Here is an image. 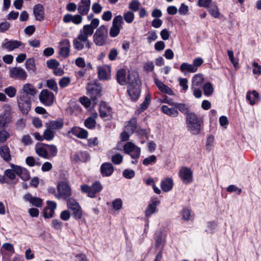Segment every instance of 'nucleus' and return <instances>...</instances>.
<instances>
[{
	"label": "nucleus",
	"instance_id": "obj_1",
	"mask_svg": "<svg viewBox=\"0 0 261 261\" xmlns=\"http://www.w3.org/2000/svg\"><path fill=\"white\" fill-rule=\"evenodd\" d=\"M37 90L31 84L28 83L23 85L19 91L17 96V101L19 110L23 114H28L31 108L30 96H34Z\"/></svg>",
	"mask_w": 261,
	"mask_h": 261
},
{
	"label": "nucleus",
	"instance_id": "obj_2",
	"mask_svg": "<svg viewBox=\"0 0 261 261\" xmlns=\"http://www.w3.org/2000/svg\"><path fill=\"white\" fill-rule=\"evenodd\" d=\"M127 93L132 101H137L141 93V81L136 72L129 73L127 76Z\"/></svg>",
	"mask_w": 261,
	"mask_h": 261
},
{
	"label": "nucleus",
	"instance_id": "obj_3",
	"mask_svg": "<svg viewBox=\"0 0 261 261\" xmlns=\"http://www.w3.org/2000/svg\"><path fill=\"white\" fill-rule=\"evenodd\" d=\"M99 20L98 18L92 19L90 24L84 25L79 32V39L85 43V48L89 49L92 43L89 41L88 38L92 35L94 30L98 26Z\"/></svg>",
	"mask_w": 261,
	"mask_h": 261
},
{
	"label": "nucleus",
	"instance_id": "obj_4",
	"mask_svg": "<svg viewBox=\"0 0 261 261\" xmlns=\"http://www.w3.org/2000/svg\"><path fill=\"white\" fill-rule=\"evenodd\" d=\"M186 122L187 130L192 134L196 135L200 133L202 122L194 113L187 115Z\"/></svg>",
	"mask_w": 261,
	"mask_h": 261
},
{
	"label": "nucleus",
	"instance_id": "obj_5",
	"mask_svg": "<svg viewBox=\"0 0 261 261\" xmlns=\"http://www.w3.org/2000/svg\"><path fill=\"white\" fill-rule=\"evenodd\" d=\"M123 151L133 159L131 163L137 164L141 155V148L132 142L126 143L123 146Z\"/></svg>",
	"mask_w": 261,
	"mask_h": 261
},
{
	"label": "nucleus",
	"instance_id": "obj_6",
	"mask_svg": "<svg viewBox=\"0 0 261 261\" xmlns=\"http://www.w3.org/2000/svg\"><path fill=\"white\" fill-rule=\"evenodd\" d=\"M108 38V30L105 25L100 26L93 35L94 42L98 46L103 45Z\"/></svg>",
	"mask_w": 261,
	"mask_h": 261
},
{
	"label": "nucleus",
	"instance_id": "obj_7",
	"mask_svg": "<svg viewBox=\"0 0 261 261\" xmlns=\"http://www.w3.org/2000/svg\"><path fill=\"white\" fill-rule=\"evenodd\" d=\"M81 190L83 193H87L89 197L94 198L102 190V186L100 182H95L91 186L87 185H81Z\"/></svg>",
	"mask_w": 261,
	"mask_h": 261
},
{
	"label": "nucleus",
	"instance_id": "obj_8",
	"mask_svg": "<svg viewBox=\"0 0 261 261\" xmlns=\"http://www.w3.org/2000/svg\"><path fill=\"white\" fill-rule=\"evenodd\" d=\"M58 195L56 197L58 198L67 199L71 195V190L68 184L65 181L59 182L57 186Z\"/></svg>",
	"mask_w": 261,
	"mask_h": 261
},
{
	"label": "nucleus",
	"instance_id": "obj_9",
	"mask_svg": "<svg viewBox=\"0 0 261 261\" xmlns=\"http://www.w3.org/2000/svg\"><path fill=\"white\" fill-rule=\"evenodd\" d=\"M59 54L63 58H67L70 53V43L68 39H64L59 42Z\"/></svg>",
	"mask_w": 261,
	"mask_h": 261
},
{
	"label": "nucleus",
	"instance_id": "obj_10",
	"mask_svg": "<svg viewBox=\"0 0 261 261\" xmlns=\"http://www.w3.org/2000/svg\"><path fill=\"white\" fill-rule=\"evenodd\" d=\"M9 75L12 78L20 80H25L27 77V72L20 67L11 68L9 70Z\"/></svg>",
	"mask_w": 261,
	"mask_h": 261
},
{
	"label": "nucleus",
	"instance_id": "obj_11",
	"mask_svg": "<svg viewBox=\"0 0 261 261\" xmlns=\"http://www.w3.org/2000/svg\"><path fill=\"white\" fill-rule=\"evenodd\" d=\"M87 89L88 94L94 101L97 97L100 96L101 91V87L99 85L92 83L88 84Z\"/></svg>",
	"mask_w": 261,
	"mask_h": 261
},
{
	"label": "nucleus",
	"instance_id": "obj_12",
	"mask_svg": "<svg viewBox=\"0 0 261 261\" xmlns=\"http://www.w3.org/2000/svg\"><path fill=\"white\" fill-rule=\"evenodd\" d=\"M179 175L185 184H190L193 181V172L188 167L181 168L179 170Z\"/></svg>",
	"mask_w": 261,
	"mask_h": 261
},
{
	"label": "nucleus",
	"instance_id": "obj_13",
	"mask_svg": "<svg viewBox=\"0 0 261 261\" xmlns=\"http://www.w3.org/2000/svg\"><path fill=\"white\" fill-rule=\"evenodd\" d=\"M10 166L11 168H14L15 173L19 176L22 180L27 181L30 178V172L27 169L13 164H11Z\"/></svg>",
	"mask_w": 261,
	"mask_h": 261
},
{
	"label": "nucleus",
	"instance_id": "obj_14",
	"mask_svg": "<svg viewBox=\"0 0 261 261\" xmlns=\"http://www.w3.org/2000/svg\"><path fill=\"white\" fill-rule=\"evenodd\" d=\"M22 44L21 41L16 40H9L6 38L2 43V47L6 49L9 51H12L15 49L19 48Z\"/></svg>",
	"mask_w": 261,
	"mask_h": 261
},
{
	"label": "nucleus",
	"instance_id": "obj_15",
	"mask_svg": "<svg viewBox=\"0 0 261 261\" xmlns=\"http://www.w3.org/2000/svg\"><path fill=\"white\" fill-rule=\"evenodd\" d=\"M91 6V0H81L77 5V11L81 15L88 14Z\"/></svg>",
	"mask_w": 261,
	"mask_h": 261
},
{
	"label": "nucleus",
	"instance_id": "obj_16",
	"mask_svg": "<svg viewBox=\"0 0 261 261\" xmlns=\"http://www.w3.org/2000/svg\"><path fill=\"white\" fill-rule=\"evenodd\" d=\"M23 200L29 202L32 205L40 207L43 204V200L41 198L33 197L30 193H28L23 196Z\"/></svg>",
	"mask_w": 261,
	"mask_h": 261
},
{
	"label": "nucleus",
	"instance_id": "obj_17",
	"mask_svg": "<svg viewBox=\"0 0 261 261\" xmlns=\"http://www.w3.org/2000/svg\"><path fill=\"white\" fill-rule=\"evenodd\" d=\"M63 125V121L61 119L50 121V140L54 137L56 131L61 129Z\"/></svg>",
	"mask_w": 261,
	"mask_h": 261
},
{
	"label": "nucleus",
	"instance_id": "obj_18",
	"mask_svg": "<svg viewBox=\"0 0 261 261\" xmlns=\"http://www.w3.org/2000/svg\"><path fill=\"white\" fill-rule=\"evenodd\" d=\"M154 81L155 85L160 91L169 95H173L174 94L171 89L165 85L162 81L156 78H154Z\"/></svg>",
	"mask_w": 261,
	"mask_h": 261
},
{
	"label": "nucleus",
	"instance_id": "obj_19",
	"mask_svg": "<svg viewBox=\"0 0 261 261\" xmlns=\"http://www.w3.org/2000/svg\"><path fill=\"white\" fill-rule=\"evenodd\" d=\"M99 115L101 118L111 117L112 116L111 108L105 102H102L99 106Z\"/></svg>",
	"mask_w": 261,
	"mask_h": 261
},
{
	"label": "nucleus",
	"instance_id": "obj_20",
	"mask_svg": "<svg viewBox=\"0 0 261 261\" xmlns=\"http://www.w3.org/2000/svg\"><path fill=\"white\" fill-rule=\"evenodd\" d=\"M11 113L6 111L0 114V128H5L11 121Z\"/></svg>",
	"mask_w": 261,
	"mask_h": 261
},
{
	"label": "nucleus",
	"instance_id": "obj_21",
	"mask_svg": "<svg viewBox=\"0 0 261 261\" xmlns=\"http://www.w3.org/2000/svg\"><path fill=\"white\" fill-rule=\"evenodd\" d=\"M33 13L35 19L38 21H42L44 18V8L42 5L37 4L33 8Z\"/></svg>",
	"mask_w": 261,
	"mask_h": 261
},
{
	"label": "nucleus",
	"instance_id": "obj_22",
	"mask_svg": "<svg viewBox=\"0 0 261 261\" xmlns=\"http://www.w3.org/2000/svg\"><path fill=\"white\" fill-rule=\"evenodd\" d=\"M0 155L3 160L7 163L11 161L10 150L8 145H4L0 147Z\"/></svg>",
	"mask_w": 261,
	"mask_h": 261
},
{
	"label": "nucleus",
	"instance_id": "obj_23",
	"mask_svg": "<svg viewBox=\"0 0 261 261\" xmlns=\"http://www.w3.org/2000/svg\"><path fill=\"white\" fill-rule=\"evenodd\" d=\"M114 171V167L110 163H105L100 167V172L103 176H110Z\"/></svg>",
	"mask_w": 261,
	"mask_h": 261
},
{
	"label": "nucleus",
	"instance_id": "obj_24",
	"mask_svg": "<svg viewBox=\"0 0 261 261\" xmlns=\"http://www.w3.org/2000/svg\"><path fill=\"white\" fill-rule=\"evenodd\" d=\"M110 68L107 66H99L98 67V75L99 79L107 80L110 76Z\"/></svg>",
	"mask_w": 261,
	"mask_h": 261
},
{
	"label": "nucleus",
	"instance_id": "obj_25",
	"mask_svg": "<svg viewBox=\"0 0 261 261\" xmlns=\"http://www.w3.org/2000/svg\"><path fill=\"white\" fill-rule=\"evenodd\" d=\"M97 117V114L96 113H92L90 116L88 117L84 122L85 126L89 129H93L96 125V119Z\"/></svg>",
	"mask_w": 261,
	"mask_h": 261
},
{
	"label": "nucleus",
	"instance_id": "obj_26",
	"mask_svg": "<svg viewBox=\"0 0 261 261\" xmlns=\"http://www.w3.org/2000/svg\"><path fill=\"white\" fill-rule=\"evenodd\" d=\"M160 203V201L158 199L152 200L150 203L146 211L145 216L147 217H149L151 215L155 213L156 210V206Z\"/></svg>",
	"mask_w": 261,
	"mask_h": 261
},
{
	"label": "nucleus",
	"instance_id": "obj_27",
	"mask_svg": "<svg viewBox=\"0 0 261 261\" xmlns=\"http://www.w3.org/2000/svg\"><path fill=\"white\" fill-rule=\"evenodd\" d=\"M173 181L171 178H166L161 181V187L165 192L170 191L173 188Z\"/></svg>",
	"mask_w": 261,
	"mask_h": 261
},
{
	"label": "nucleus",
	"instance_id": "obj_28",
	"mask_svg": "<svg viewBox=\"0 0 261 261\" xmlns=\"http://www.w3.org/2000/svg\"><path fill=\"white\" fill-rule=\"evenodd\" d=\"M71 133L80 139H86L88 137V132L79 127H74L71 130Z\"/></svg>",
	"mask_w": 261,
	"mask_h": 261
},
{
	"label": "nucleus",
	"instance_id": "obj_29",
	"mask_svg": "<svg viewBox=\"0 0 261 261\" xmlns=\"http://www.w3.org/2000/svg\"><path fill=\"white\" fill-rule=\"evenodd\" d=\"M246 98L252 106L255 105L260 99L259 94L255 90L248 91L247 93Z\"/></svg>",
	"mask_w": 261,
	"mask_h": 261
},
{
	"label": "nucleus",
	"instance_id": "obj_30",
	"mask_svg": "<svg viewBox=\"0 0 261 261\" xmlns=\"http://www.w3.org/2000/svg\"><path fill=\"white\" fill-rule=\"evenodd\" d=\"M161 111L163 113L170 117H176L179 114L178 111L176 109L174 108H169L168 106L165 105L162 106Z\"/></svg>",
	"mask_w": 261,
	"mask_h": 261
},
{
	"label": "nucleus",
	"instance_id": "obj_31",
	"mask_svg": "<svg viewBox=\"0 0 261 261\" xmlns=\"http://www.w3.org/2000/svg\"><path fill=\"white\" fill-rule=\"evenodd\" d=\"M45 146H48L43 143H38L36 145V151L40 156L46 158H47L48 153L46 149L45 148Z\"/></svg>",
	"mask_w": 261,
	"mask_h": 261
},
{
	"label": "nucleus",
	"instance_id": "obj_32",
	"mask_svg": "<svg viewBox=\"0 0 261 261\" xmlns=\"http://www.w3.org/2000/svg\"><path fill=\"white\" fill-rule=\"evenodd\" d=\"M89 158L88 153L86 151H80L76 152L73 157L75 162H85Z\"/></svg>",
	"mask_w": 261,
	"mask_h": 261
},
{
	"label": "nucleus",
	"instance_id": "obj_33",
	"mask_svg": "<svg viewBox=\"0 0 261 261\" xmlns=\"http://www.w3.org/2000/svg\"><path fill=\"white\" fill-rule=\"evenodd\" d=\"M180 71L186 74V72L194 73L196 70L193 66V64H189L186 62L182 63L179 67Z\"/></svg>",
	"mask_w": 261,
	"mask_h": 261
},
{
	"label": "nucleus",
	"instance_id": "obj_34",
	"mask_svg": "<svg viewBox=\"0 0 261 261\" xmlns=\"http://www.w3.org/2000/svg\"><path fill=\"white\" fill-rule=\"evenodd\" d=\"M209 13L215 18H218L220 15L219 9L215 3H212L207 8Z\"/></svg>",
	"mask_w": 261,
	"mask_h": 261
},
{
	"label": "nucleus",
	"instance_id": "obj_35",
	"mask_svg": "<svg viewBox=\"0 0 261 261\" xmlns=\"http://www.w3.org/2000/svg\"><path fill=\"white\" fill-rule=\"evenodd\" d=\"M204 79L202 74H197L192 78V83L191 88L198 87L201 85L203 82Z\"/></svg>",
	"mask_w": 261,
	"mask_h": 261
},
{
	"label": "nucleus",
	"instance_id": "obj_36",
	"mask_svg": "<svg viewBox=\"0 0 261 261\" xmlns=\"http://www.w3.org/2000/svg\"><path fill=\"white\" fill-rule=\"evenodd\" d=\"M126 130L130 134H133L137 128V120L135 118H133L127 122L125 126Z\"/></svg>",
	"mask_w": 261,
	"mask_h": 261
},
{
	"label": "nucleus",
	"instance_id": "obj_37",
	"mask_svg": "<svg viewBox=\"0 0 261 261\" xmlns=\"http://www.w3.org/2000/svg\"><path fill=\"white\" fill-rule=\"evenodd\" d=\"M117 80L118 82L121 85L126 84V71L124 69H121L117 71Z\"/></svg>",
	"mask_w": 261,
	"mask_h": 261
},
{
	"label": "nucleus",
	"instance_id": "obj_38",
	"mask_svg": "<svg viewBox=\"0 0 261 261\" xmlns=\"http://www.w3.org/2000/svg\"><path fill=\"white\" fill-rule=\"evenodd\" d=\"M46 124L47 127L46 129L44 132V137L41 136L38 132H36L34 134V136L37 140L42 141L43 139H45L46 140H49V125H48L47 122L46 123Z\"/></svg>",
	"mask_w": 261,
	"mask_h": 261
},
{
	"label": "nucleus",
	"instance_id": "obj_39",
	"mask_svg": "<svg viewBox=\"0 0 261 261\" xmlns=\"http://www.w3.org/2000/svg\"><path fill=\"white\" fill-rule=\"evenodd\" d=\"M73 45L74 48L78 50H81L85 47V42L79 39V35L76 39L73 40Z\"/></svg>",
	"mask_w": 261,
	"mask_h": 261
},
{
	"label": "nucleus",
	"instance_id": "obj_40",
	"mask_svg": "<svg viewBox=\"0 0 261 261\" xmlns=\"http://www.w3.org/2000/svg\"><path fill=\"white\" fill-rule=\"evenodd\" d=\"M72 215L76 220H80L83 216V211L80 205L71 210Z\"/></svg>",
	"mask_w": 261,
	"mask_h": 261
},
{
	"label": "nucleus",
	"instance_id": "obj_41",
	"mask_svg": "<svg viewBox=\"0 0 261 261\" xmlns=\"http://www.w3.org/2000/svg\"><path fill=\"white\" fill-rule=\"evenodd\" d=\"M25 68L28 71H35L36 70V66L35 60L33 58L27 59L25 62Z\"/></svg>",
	"mask_w": 261,
	"mask_h": 261
},
{
	"label": "nucleus",
	"instance_id": "obj_42",
	"mask_svg": "<svg viewBox=\"0 0 261 261\" xmlns=\"http://www.w3.org/2000/svg\"><path fill=\"white\" fill-rule=\"evenodd\" d=\"M176 108L183 114H188L189 113V108L186 104L182 103L175 102L174 106Z\"/></svg>",
	"mask_w": 261,
	"mask_h": 261
},
{
	"label": "nucleus",
	"instance_id": "obj_43",
	"mask_svg": "<svg viewBox=\"0 0 261 261\" xmlns=\"http://www.w3.org/2000/svg\"><path fill=\"white\" fill-rule=\"evenodd\" d=\"M141 3L138 0H133L128 5V8L134 12L138 11L139 10Z\"/></svg>",
	"mask_w": 261,
	"mask_h": 261
},
{
	"label": "nucleus",
	"instance_id": "obj_44",
	"mask_svg": "<svg viewBox=\"0 0 261 261\" xmlns=\"http://www.w3.org/2000/svg\"><path fill=\"white\" fill-rule=\"evenodd\" d=\"M124 20L128 23H132L135 18V15L133 12L128 11L123 14Z\"/></svg>",
	"mask_w": 261,
	"mask_h": 261
},
{
	"label": "nucleus",
	"instance_id": "obj_45",
	"mask_svg": "<svg viewBox=\"0 0 261 261\" xmlns=\"http://www.w3.org/2000/svg\"><path fill=\"white\" fill-rule=\"evenodd\" d=\"M157 160V158L155 155H151V156L146 158L143 161V164L145 166L154 164Z\"/></svg>",
	"mask_w": 261,
	"mask_h": 261
},
{
	"label": "nucleus",
	"instance_id": "obj_46",
	"mask_svg": "<svg viewBox=\"0 0 261 261\" xmlns=\"http://www.w3.org/2000/svg\"><path fill=\"white\" fill-rule=\"evenodd\" d=\"M4 92L9 97H14L16 94L17 90L13 86H9L5 89Z\"/></svg>",
	"mask_w": 261,
	"mask_h": 261
},
{
	"label": "nucleus",
	"instance_id": "obj_47",
	"mask_svg": "<svg viewBox=\"0 0 261 261\" xmlns=\"http://www.w3.org/2000/svg\"><path fill=\"white\" fill-rule=\"evenodd\" d=\"M150 95H146L144 101L140 105V109L141 112L144 111L148 108L150 102Z\"/></svg>",
	"mask_w": 261,
	"mask_h": 261
},
{
	"label": "nucleus",
	"instance_id": "obj_48",
	"mask_svg": "<svg viewBox=\"0 0 261 261\" xmlns=\"http://www.w3.org/2000/svg\"><path fill=\"white\" fill-rule=\"evenodd\" d=\"M67 200V206L70 210L79 206V203L73 198H68Z\"/></svg>",
	"mask_w": 261,
	"mask_h": 261
},
{
	"label": "nucleus",
	"instance_id": "obj_49",
	"mask_svg": "<svg viewBox=\"0 0 261 261\" xmlns=\"http://www.w3.org/2000/svg\"><path fill=\"white\" fill-rule=\"evenodd\" d=\"M204 94L206 96H209L213 92V87L210 83H206L203 87Z\"/></svg>",
	"mask_w": 261,
	"mask_h": 261
},
{
	"label": "nucleus",
	"instance_id": "obj_50",
	"mask_svg": "<svg viewBox=\"0 0 261 261\" xmlns=\"http://www.w3.org/2000/svg\"><path fill=\"white\" fill-rule=\"evenodd\" d=\"M214 137L212 135L208 136L205 145L206 149L207 150H212L214 147Z\"/></svg>",
	"mask_w": 261,
	"mask_h": 261
},
{
	"label": "nucleus",
	"instance_id": "obj_51",
	"mask_svg": "<svg viewBox=\"0 0 261 261\" xmlns=\"http://www.w3.org/2000/svg\"><path fill=\"white\" fill-rule=\"evenodd\" d=\"M122 23V17L121 15H118L114 18L113 20L112 26L121 28Z\"/></svg>",
	"mask_w": 261,
	"mask_h": 261
},
{
	"label": "nucleus",
	"instance_id": "obj_52",
	"mask_svg": "<svg viewBox=\"0 0 261 261\" xmlns=\"http://www.w3.org/2000/svg\"><path fill=\"white\" fill-rule=\"evenodd\" d=\"M165 242L164 238L162 234H159L155 239V247L162 249Z\"/></svg>",
	"mask_w": 261,
	"mask_h": 261
},
{
	"label": "nucleus",
	"instance_id": "obj_53",
	"mask_svg": "<svg viewBox=\"0 0 261 261\" xmlns=\"http://www.w3.org/2000/svg\"><path fill=\"white\" fill-rule=\"evenodd\" d=\"M16 173H15L14 168L8 169L5 171V175L8 177L11 180H14L16 178Z\"/></svg>",
	"mask_w": 261,
	"mask_h": 261
},
{
	"label": "nucleus",
	"instance_id": "obj_54",
	"mask_svg": "<svg viewBox=\"0 0 261 261\" xmlns=\"http://www.w3.org/2000/svg\"><path fill=\"white\" fill-rule=\"evenodd\" d=\"M9 137L10 135L8 132L3 128H0V142H5Z\"/></svg>",
	"mask_w": 261,
	"mask_h": 261
},
{
	"label": "nucleus",
	"instance_id": "obj_55",
	"mask_svg": "<svg viewBox=\"0 0 261 261\" xmlns=\"http://www.w3.org/2000/svg\"><path fill=\"white\" fill-rule=\"evenodd\" d=\"M181 215L182 219L185 221L190 220L192 217L190 211L186 208L182 210Z\"/></svg>",
	"mask_w": 261,
	"mask_h": 261
},
{
	"label": "nucleus",
	"instance_id": "obj_56",
	"mask_svg": "<svg viewBox=\"0 0 261 261\" xmlns=\"http://www.w3.org/2000/svg\"><path fill=\"white\" fill-rule=\"evenodd\" d=\"M49 98V91L46 89L43 90L40 94L39 99L41 102L43 103Z\"/></svg>",
	"mask_w": 261,
	"mask_h": 261
},
{
	"label": "nucleus",
	"instance_id": "obj_57",
	"mask_svg": "<svg viewBox=\"0 0 261 261\" xmlns=\"http://www.w3.org/2000/svg\"><path fill=\"white\" fill-rule=\"evenodd\" d=\"M1 249H3L6 251H9L10 253H14L15 250L13 245L9 243H4Z\"/></svg>",
	"mask_w": 261,
	"mask_h": 261
},
{
	"label": "nucleus",
	"instance_id": "obj_58",
	"mask_svg": "<svg viewBox=\"0 0 261 261\" xmlns=\"http://www.w3.org/2000/svg\"><path fill=\"white\" fill-rule=\"evenodd\" d=\"M70 79L67 76H64L61 78L59 82V85L61 88L67 87L70 83Z\"/></svg>",
	"mask_w": 261,
	"mask_h": 261
},
{
	"label": "nucleus",
	"instance_id": "obj_59",
	"mask_svg": "<svg viewBox=\"0 0 261 261\" xmlns=\"http://www.w3.org/2000/svg\"><path fill=\"white\" fill-rule=\"evenodd\" d=\"M1 253L2 255L3 261H10V258L14 253H10L9 251H6L1 249Z\"/></svg>",
	"mask_w": 261,
	"mask_h": 261
},
{
	"label": "nucleus",
	"instance_id": "obj_60",
	"mask_svg": "<svg viewBox=\"0 0 261 261\" xmlns=\"http://www.w3.org/2000/svg\"><path fill=\"white\" fill-rule=\"evenodd\" d=\"M123 176L127 179H131L135 176V173L133 170L132 169H125L123 171Z\"/></svg>",
	"mask_w": 261,
	"mask_h": 261
},
{
	"label": "nucleus",
	"instance_id": "obj_61",
	"mask_svg": "<svg viewBox=\"0 0 261 261\" xmlns=\"http://www.w3.org/2000/svg\"><path fill=\"white\" fill-rule=\"evenodd\" d=\"M203 63V60L200 57H197L194 59L192 64L196 71L198 70V67H200Z\"/></svg>",
	"mask_w": 261,
	"mask_h": 261
},
{
	"label": "nucleus",
	"instance_id": "obj_62",
	"mask_svg": "<svg viewBox=\"0 0 261 261\" xmlns=\"http://www.w3.org/2000/svg\"><path fill=\"white\" fill-rule=\"evenodd\" d=\"M123 160V156L119 153L114 154L112 157V161L116 165L120 164Z\"/></svg>",
	"mask_w": 261,
	"mask_h": 261
},
{
	"label": "nucleus",
	"instance_id": "obj_63",
	"mask_svg": "<svg viewBox=\"0 0 261 261\" xmlns=\"http://www.w3.org/2000/svg\"><path fill=\"white\" fill-rule=\"evenodd\" d=\"M154 65L152 61H148L144 64V69L147 72H151L153 70Z\"/></svg>",
	"mask_w": 261,
	"mask_h": 261
},
{
	"label": "nucleus",
	"instance_id": "obj_64",
	"mask_svg": "<svg viewBox=\"0 0 261 261\" xmlns=\"http://www.w3.org/2000/svg\"><path fill=\"white\" fill-rule=\"evenodd\" d=\"M92 10L95 14H99L101 12L102 7L98 3H94L92 5Z\"/></svg>",
	"mask_w": 261,
	"mask_h": 261
}]
</instances>
